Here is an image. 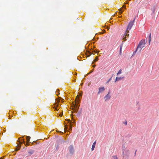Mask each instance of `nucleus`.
<instances>
[{"instance_id":"aec40b11","label":"nucleus","mask_w":159,"mask_h":159,"mask_svg":"<svg viewBox=\"0 0 159 159\" xmlns=\"http://www.w3.org/2000/svg\"><path fill=\"white\" fill-rule=\"evenodd\" d=\"M98 58L97 57H96L93 60V61L92 62V64H93L95 62H96L98 61Z\"/></svg>"},{"instance_id":"603ef678","label":"nucleus","mask_w":159,"mask_h":159,"mask_svg":"<svg viewBox=\"0 0 159 159\" xmlns=\"http://www.w3.org/2000/svg\"><path fill=\"white\" fill-rule=\"evenodd\" d=\"M0 159H2V158H0Z\"/></svg>"},{"instance_id":"f257e3e1","label":"nucleus","mask_w":159,"mask_h":159,"mask_svg":"<svg viewBox=\"0 0 159 159\" xmlns=\"http://www.w3.org/2000/svg\"><path fill=\"white\" fill-rule=\"evenodd\" d=\"M80 99L79 96L78 95L75 101V103L73 102L72 104L73 111L72 113H77L80 107Z\"/></svg>"},{"instance_id":"f8f14e48","label":"nucleus","mask_w":159,"mask_h":159,"mask_svg":"<svg viewBox=\"0 0 159 159\" xmlns=\"http://www.w3.org/2000/svg\"><path fill=\"white\" fill-rule=\"evenodd\" d=\"M124 78V77H116V78L115 82L119 81L120 80L123 79Z\"/></svg>"},{"instance_id":"f03ea898","label":"nucleus","mask_w":159,"mask_h":159,"mask_svg":"<svg viewBox=\"0 0 159 159\" xmlns=\"http://www.w3.org/2000/svg\"><path fill=\"white\" fill-rule=\"evenodd\" d=\"M145 44V40H141L140 41L137 47V50H139V52H140L142 49L144 47Z\"/></svg>"},{"instance_id":"5fc2aeb1","label":"nucleus","mask_w":159,"mask_h":159,"mask_svg":"<svg viewBox=\"0 0 159 159\" xmlns=\"http://www.w3.org/2000/svg\"><path fill=\"white\" fill-rule=\"evenodd\" d=\"M129 1H130L131 0H128Z\"/></svg>"},{"instance_id":"6ab92c4d","label":"nucleus","mask_w":159,"mask_h":159,"mask_svg":"<svg viewBox=\"0 0 159 159\" xmlns=\"http://www.w3.org/2000/svg\"><path fill=\"white\" fill-rule=\"evenodd\" d=\"M39 143H38L36 141H34L33 142V143H32V145H36L37 144H39Z\"/></svg>"},{"instance_id":"412c9836","label":"nucleus","mask_w":159,"mask_h":159,"mask_svg":"<svg viewBox=\"0 0 159 159\" xmlns=\"http://www.w3.org/2000/svg\"><path fill=\"white\" fill-rule=\"evenodd\" d=\"M111 159H118V158L116 156H114L112 157Z\"/></svg>"},{"instance_id":"b1692460","label":"nucleus","mask_w":159,"mask_h":159,"mask_svg":"<svg viewBox=\"0 0 159 159\" xmlns=\"http://www.w3.org/2000/svg\"><path fill=\"white\" fill-rule=\"evenodd\" d=\"M128 32H127L126 31V32H125V34H124V36H126H126H129V34H128V33H128Z\"/></svg>"},{"instance_id":"9b49d317","label":"nucleus","mask_w":159,"mask_h":159,"mask_svg":"<svg viewBox=\"0 0 159 159\" xmlns=\"http://www.w3.org/2000/svg\"><path fill=\"white\" fill-rule=\"evenodd\" d=\"M96 141H95L93 143V145H92V148H91V150L92 151H93L94 150V148L95 147V145H96Z\"/></svg>"},{"instance_id":"de8ad7c7","label":"nucleus","mask_w":159,"mask_h":159,"mask_svg":"<svg viewBox=\"0 0 159 159\" xmlns=\"http://www.w3.org/2000/svg\"><path fill=\"white\" fill-rule=\"evenodd\" d=\"M119 17L120 18V17H122V16H119Z\"/></svg>"},{"instance_id":"4c0bfd02","label":"nucleus","mask_w":159,"mask_h":159,"mask_svg":"<svg viewBox=\"0 0 159 159\" xmlns=\"http://www.w3.org/2000/svg\"><path fill=\"white\" fill-rule=\"evenodd\" d=\"M107 29L108 30H109V26H107Z\"/></svg>"},{"instance_id":"a211bd4d","label":"nucleus","mask_w":159,"mask_h":159,"mask_svg":"<svg viewBox=\"0 0 159 159\" xmlns=\"http://www.w3.org/2000/svg\"><path fill=\"white\" fill-rule=\"evenodd\" d=\"M123 11L122 10V8H120L119 9V14L121 15V14H122Z\"/></svg>"},{"instance_id":"f704fd0d","label":"nucleus","mask_w":159,"mask_h":159,"mask_svg":"<svg viewBox=\"0 0 159 159\" xmlns=\"http://www.w3.org/2000/svg\"><path fill=\"white\" fill-rule=\"evenodd\" d=\"M123 123L125 124V125H126L127 124V122L125 121V122Z\"/></svg>"},{"instance_id":"a19ab883","label":"nucleus","mask_w":159,"mask_h":159,"mask_svg":"<svg viewBox=\"0 0 159 159\" xmlns=\"http://www.w3.org/2000/svg\"><path fill=\"white\" fill-rule=\"evenodd\" d=\"M99 34H103V33H102V32H100V33H99Z\"/></svg>"},{"instance_id":"0eeeda50","label":"nucleus","mask_w":159,"mask_h":159,"mask_svg":"<svg viewBox=\"0 0 159 159\" xmlns=\"http://www.w3.org/2000/svg\"><path fill=\"white\" fill-rule=\"evenodd\" d=\"M105 90L104 87H100L99 88V91L98 92V94H99L100 93L104 91Z\"/></svg>"},{"instance_id":"a878e982","label":"nucleus","mask_w":159,"mask_h":159,"mask_svg":"<svg viewBox=\"0 0 159 159\" xmlns=\"http://www.w3.org/2000/svg\"><path fill=\"white\" fill-rule=\"evenodd\" d=\"M128 151V149H126V151H124V152L127 153ZM124 156H125V155L127 156V154H124V155L123 156H124Z\"/></svg>"},{"instance_id":"5701e85b","label":"nucleus","mask_w":159,"mask_h":159,"mask_svg":"<svg viewBox=\"0 0 159 159\" xmlns=\"http://www.w3.org/2000/svg\"><path fill=\"white\" fill-rule=\"evenodd\" d=\"M112 76L108 80V81L106 83V84H107L111 80Z\"/></svg>"},{"instance_id":"4be33fe9","label":"nucleus","mask_w":159,"mask_h":159,"mask_svg":"<svg viewBox=\"0 0 159 159\" xmlns=\"http://www.w3.org/2000/svg\"><path fill=\"white\" fill-rule=\"evenodd\" d=\"M122 43L120 45V52H121V50H122V45H123V42H122Z\"/></svg>"},{"instance_id":"9d476101","label":"nucleus","mask_w":159,"mask_h":159,"mask_svg":"<svg viewBox=\"0 0 159 159\" xmlns=\"http://www.w3.org/2000/svg\"><path fill=\"white\" fill-rule=\"evenodd\" d=\"M93 54V53L89 51H87L86 52V56L87 57H89L92 54Z\"/></svg>"},{"instance_id":"2f4dec72","label":"nucleus","mask_w":159,"mask_h":159,"mask_svg":"<svg viewBox=\"0 0 159 159\" xmlns=\"http://www.w3.org/2000/svg\"><path fill=\"white\" fill-rule=\"evenodd\" d=\"M63 111L59 115L60 116H61L63 115Z\"/></svg>"},{"instance_id":"ddd939ff","label":"nucleus","mask_w":159,"mask_h":159,"mask_svg":"<svg viewBox=\"0 0 159 159\" xmlns=\"http://www.w3.org/2000/svg\"><path fill=\"white\" fill-rule=\"evenodd\" d=\"M151 41V33H150L149 37H148V42L149 44H150V42Z\"/></svg>"},{"instance_id":"72a5a7b5","label":"nucleus","mask_w":159,"mask_h":159,"mask_svg":"<svg viewBox=\"0 0 159 159\" xmlns=\"http://www.w3.org/2000/svg\"><path fill=\"white\" fill-rule=\"evenodd\" d=\"M58 102H58V103H57V104H56V107H58L59 106V104Z\"/></svg>"},{"instance_id":"ea45409f","label":"nucleus","mask_w":159,"mask_h":159,"mask_svg":"<svg viewBox=\"0 0 159 159\" xmlns=\"http://www.w3.org/2000/svg\"><path fill=\"white\" fill-rule=\"evenodd\" d=\"M139 102H137V103H136L137 104V105H138L139 104Z\"/></svg>"},{"instance_id":"cd10ccee","label":"nucleus","mask_w":159,"mask_h":159,"mask_svg":"<svg viewBox=\"0 0 159 159\" xmlns=\"http://www.w3.org/2000/svg\"><path fill=\"white\" fill-rule=\"evenodd\" d=\"M34 152L33 151H30L29 152V153L30 154H32Z\"/></svg>"},{"instance_id":"2eb2a0df","label":"nucleus","mask_w":159,"mask_h":159,"mask_svg":"<svg viewBox=\"0 0 159 159\" xmlns=\"http://www.w3.org/2000/svg\"><path fill=\"white\" fill-rule=\"evenodd\" d=\"M82 111V109H80V111L77 113V116L78 117H79V116H80V114L81 113Z\"/></svg>"},{"instance_id":"37998d69","label":"nucleus","mask_w":159,"mask_h":159,"mask_svg":"<svg viewBox=\"0 0 159 159\" xmlns=\"http://www.w3.org/2000/svg\"><path fill=\"white\" fill-rule=\"evenodd\" d=\"M121 54V52H120V54Z\"/></svg>"},{"instance_id":"1a4fd4ad","label":"nucleus","mask_w":159,"mask_h":159,"mask_svg":"<svg viewBox=\"0 0 159 159\" xmlns=\"http://www.w3.org/2000/svg\"><path fill=\"white\" fill-rule=\"evenodd\" d=\"M122 151H123L122 154H123V155H124V151H126V148L125 147V145L123 144L122 145Z\"/></svg>"},{"instance_id":"7c9ffc66","label":"nucleus","mask_w":159,"mask_h":159,"mask_svg":"<svg viewBox=\"0 0 159 159\" xmlns=\"http://www.w3.org/2000/svg\"><path fill=\"white\" fill-rule=\"evenodd\" d=\"M20 147H18L16 149V151H18L20 149Z\"/></svg>"},{"instance_id":"6e6552de","label":"nucleus","mask_w":159,"mask_h":159,"mask_svg":"<svg viewBox=\"0 0 159 159\" xmlns=\"http://www.w3.org/2000/svg\"><path fill=\"white\" fill-rule=\"evenodd\" d=\"M21 141L20 142V143L22 144V143H24L25 146H27L29 145V143L27 142V143H25V141L24 139H21Z\"/></svg>"},{"instance_id":"49530a36","label":"nucleus","mask_w":159,"mask_h":159,"mask_svg":"<svg viewBox=\"0 0 159 159\" xmlns=\"http://www.w3.org/2000/svg\"><path fill=\"white\" fill-rule=\"evenodd\" d=\"M126 4H128V3H129V2H126Z\"/></svg>"},{"instance_id":"a18cd8bd","label":"nucleus","mask_w":159,"mask_h":159,"mask_svg":"<svg viewBox=\"0 0 159 159\" xmlns=\"http://www.w3.org/2000/svg\"><path fill=\"white\" fill-rule=\"evenodd\" d=\"M80 96H82V94L81 93L80 94Z\"/></svg>"},{"instance_id":"20e7f679","label":"nucleus","mask_w":159,"mask_h":159,"mask_svg":"<svg viewBox=\"0 0 159 159\" xmlns=\"http://www.w3.org/2000/svg\"><path fill=\"white\" fill-rule=\"evenodd\" d=\"M135 19V18H134V19L133 21H130L129 22V24L127 26V28L126 30V32H129V30H128L129 29L130 30L131 29V28L132 27L133 25H134Z\"/></svg>"},{"instance_id":"3c124183","label":"nucleus","mask_w":159,"mask_h":159,"mask_svg":"<svg viewBox=\"0 0 159 159\" xmlns=\"http://www.w3.org/2000/svg\"><path fill=\"white\" fill-rule=\"evenodd\" d=\"M75 75H77V73H75Z\"/></svg>"},{"instance_id":"09e8293b","label":"nucleus","mask_w":159,"mask_h":159,"mask_svg":"<svg viewBox=\"0 0 159 159\" xmlns=\"http://www.w3.org/2000/svg\"><path fill=\"white\" fill-rule=\"evenodd\" d=\"M62 140H63V142H64V141L63 139H62Z\"/></svg>"},{"instance_id":"c03bdc74","label":"nucleus","mask_w":159,"mask_h":159,"mask_svg":"<svg viewBox=\"0 0 159 159\" xmlns=\"http://www.w3.org/2000/svg\"><path fill=\"white\" fill-rule=\"evenodd\" d=\"M95 66V65H94L93 66V67H94Z\"/></svg>"},{"instance_id":"f3484780","label":"nucleus","mask_w":159,"mask_h":159,"mask_svg":"<svg viewBox=\"0 0 159 159\" xmlns=\"http://www.w3.org/2000/svg\"><path fill=\"white\" fill-rule=\"evenodd\" d=\"M56 95L57 96L58 95L60 94L59 90V89H58L56 90Z\"/></svg>"},{"instance_id":"473e14b6","label":"nucleus","mask_w":159,"mask_h":159,"mask_svg":"<svg viewBox=\"0 0 159 159\" xmlns=\"http://www.w3.org/2000/svg\"><path fill=\"white\" fill-rule=\"evenodd\" d=\"M124 8L125 9H126V6L125 5H124L123 6L122 8Z\"/></svg>"},{"instance_id":"7ed1b4c3","label":"nucleus","mask_w":159,"mask_h":159,"mask_svg":"<svg viewBox=\"0 0 159 159\" xmlns=\"http://www.w3.org/2000/svg\"><path fill=\"white\" fill-rule=\"evenodd\" d=\"M70 116H71V119L73 121V122L71 121L70 119H66L65 120L66 121H68V123H69V124L70 125V129H72V126L73 125V124H75V119L73 117V115L72 114H71L70 115Z\"/></svg>"},{"instance_id":"dca6fc26","label":"nucleus","mask_w":159,"mask_h":159,"mask_svg":"<svg viewBox=\"0 0 159 159\" xmlns=\"http://www.w3.org/2000/svg\"><path fill=\"white\" fill-rule=\"evenodd\" d=\"M156 7L155 6H154L153 7H152L151 9V10L152 11V13H154L155 11V9L156 8Z\"/></svg>"},{"instance_id":"4468645a","label":"nucleus","mask_w":159,"mask_h":159,"mask_svg":"<svg viewBox=\"0 0 159 159\" xmlns=\"http://www.w3.org/2000/svg\"><path fill=\"white\" fill-rule=\"evenodd\" d=\"M26 138L27 142L29 143H31V142H29L30 139V137L29 136H26Z\"/></svg>"},{"instance_id":"c9c22d12","label":"nucleus","mask_w":159,"mask_h":159,"mask_svg":"<svg viewBox=\"0 0 159 159\" xmlns=\"http://www.w3.org/2000/svg\"><path fill=\"white\" fill-rule=\"evenodd\" d=\"M105 32H106V31H105V30H103L102 33H103H103H104Z\"/></svg>"},{"instance_id":"e433bc0d","label":"nucleus","mask_w":159,"mask_h":159,"mask_svg":"<svg viewBox=\"0 0 159 159\" xmlns=\"http://www.w3.org/2000/svg\"><path fill=\"white\" fill-rule=\"evenodd\" d=\"M92 50L93 51V52H94V53H95L96 52L94 50L92 49Z\"/></svg>"},{"instance_id":"c85d7f7f","label":"nucleus","mask_w":159,"mask_h":159,"mask_svg":"<svg viewBox=\"0 0 159 159\" xmlns=\"http://www.w3.org/2000/svg\"><path fill=\"white\" fill-rule=\"evenodd\" d=\"M137 51H139V50H137V49L134 52L133 54L134 55V54H135V53H136V52Z\"/></svg>"},{"instance_id":"c756f323","label":"nucleus","mask_w":159,"mask_h":159,"mask_svg":"<svg viewBox=\"0 0 159 159\" xmlns=\"http://www.w3.org/2000/svg\"><path fill=\"white\" fill-rule=\"evenodd\" d=\"M53 108L54 109V110H56V111H58V109L57 108V107H53Z\"/></svg>"},{"instance_id":"39448f33","label":"nucleus","mask_w":159,"mask_h":159,"mask_svg":"<svg viewBox=\"0 0 159 159\" xmlns=\"http://www.w3.org/2000/svg\"><path fill=\"white\" fill-rule=\"evenodd\" d=\"M70 153L71 154L73 155L75 152V150L74 148V147L72 145H70L69 147Z\"/></svg>"},{"instance_id":"58836bf2","label":"nucleus","mask_w":159,"mask_h":159,"mask_svg":"<svg viewBox=\"0 0 159 159\" xmlns=\"http://www.w3.org/2000/svg\"><path fill=\"white\" fill-rule=\"evenodd\" d=\"M136 151H137V150H136L135 151V153H134V156H135V155H136Z\"/></svg>"},{"instance_id":"393cba45","label":"nucleus","mask_w":159,"mask_h":159,"mask_svg":"<svg viewBox=\"0 0 159 159\" xmlns=\"http://www.w3.org/2000/svg\"><path fill=\"white\" fill-rule=\"evenodd\" d=\"M121 69H120L119 71L117 73V75H118L120 74L121 73H122V71H121Z\"/></svg>"},{"instance_id":"79ce46f5","label":"nucleus","mask_w":159,"mask_h":159,"mask_svg":"<svg viewBox=\"0 0 159 159\" xmlns=\"http://www.w3.org/2000/svg\"><path fill=\"white\" fill-rule=\"evenodd\" d=\"M60 133H61V134H63V132H60Z\"/></svg>"},{"instance_id":"864d4df0","label":"nucleus","mask_w":159,"mask_h":159,"mask_svg":"<svg viewBox=\"0 0 159 159\" xmlns=\"http://www.w3.org/2000/svg\"><path fill=\"white\" fill-rule=\"evenodd\" d=\"M83 85V84H81V85Z\"/></svg>"},{"instance_id":"bb28decb","label":"nucleus","mask_w":159,"mask_h":159,"mask_svg":"<svg viewBox=\"0 0 159 159\" xmlns=\"http://www.w3.org/2000/svg\"><path fill=\"white\" fill-rule=\"evenodd\" d=\"M123 40L124 41H125L126 40V36H123Z\"/></svg>"},{"instance_id":"8fccbe9b","label":"nucleus","mask_w":159,"mask_h":159,"mask_svg":"<svg viewBox=\"0 0 159 159\" xmlns=\"http://www.w3.org/2000/svg\"><path fill=\"white\" fill-rule=\"evenodd\" d=\"M92 71H93V70H91V71L90 73L92 72Z\"/></svg>"},{"instance_id":"423d86ee","label":"nucleus","mask_w":159,"mask_h":159,"mask_svg":"<svg viewBox=\"0 0 159 159\" xmlns=\"http://www.w3.org/2000/svg\"><path fill=\"white\" fill-rule=\"evenodd\" d=\"M110 91H109L107 94L104 97L105 101L109 100L111 98V96L110 95Z\"/></svg>"}]
</instances>
